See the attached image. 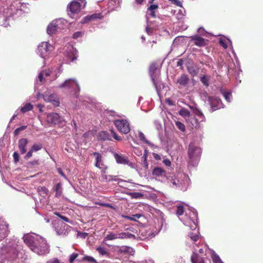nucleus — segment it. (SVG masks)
<instances>
[{
    "instance_id": "42",
    "label": "nucleus",
    "mask_w": 263,
    "mask_h": 263,
    "mask_svg": "<svg viewBox=\"0 0 263 263\" xmlns=\"http://www.w3.org/2000/svg\"><path fill=\"white\" fill-rule=\"evenodd\" d=\"M84 34V32L82 31H77L73 34L72 37L74 39H77L79 37H82Z\"/></svg>"
},
{
    "instance_id": "13",
    "label": "nucleus",
    "mask_w": 263,
    "mask_h": 263,
    "mask_svg": "<svg viewBox=\"0 0 263 263\" xmlns=\"http://www.w3.org/2000/svg\"><path fill=\"white\" fill-rule=\"evenodd\" d=\"M92 155L95 157V166L99 168H104L102 155L98 152H94Z\"/></svg>"
},
{
    "instance_id": "2",
    "label": "nucleus",
    "mask_w": 263,
    "mask_h": 263,
    "mask_svg": "<svg viewBox=\"0 0 263 263\" xmlns=\"http://www.w3.org/2000/svg\"><path fill=\"white\" fill-rule=\"evenodd\" d=\"M189 157L191 162L197 161L201 155V148L196 146L194 143H191L189 145L187 151Z\"/></svg>"
},
{
    "instance_id": "64",
    "label": "nucleus",
    "mask_w": 263,
    "mask_h": 263,
    "mask_svg": "<svg viewBox=\"0 0 263 263\" xmlns=\"http://www.w3.org/2000/svg\"><path fill=\"white\" fill-rule=\"evenodd\" d=\"M58 173L61 175L63 177H65V174H64V173L63 172L61 168H58Z\"/></svg>"
},
{
    "instance_id": "54",
    "label": "nucleus",
    "mask_w": 263,
    "mask_h": 263,
    "mask_svg": "<svg viewBox=\"0 0 263 263\" xmlns=\"http://www.w3.org/2000/svg\"><path fill=\"white\" fill-rule=\"evenodd\" d=\"M195 114L198 117H201L202 118H204V116L202 112L198 109H196V110L195 111Z\"/></svg>"
},
{
    "instance_id": "56",
    "label": "nucleus",
    "mask_w": 263,
    "mask_h": 263,
    "mask_svg": "<svg viewBox=\"0 0 263 263\" xmlns=\"http://www.w3.org/2000/svg\"><path fill=\"white\" fill-rule=\"evenodd\" d=\"M60 218L65 222H69L71 224L72 223V221H70V220L67 217L62 215V216H60Z\"/></svg>"
},
{
    "instance_id": "27",
    "label": "nucleus",
    "mask_w": 263,
    "mask_h": 263,
    "mask_svg": "<svg viewBox=\"0 0 263 263\" xmlns=\"http://www.w3.org/2000/svg\"><path fill=\"white\" fill-rule=\"evenodd\" d=\"M116 239H118L117 234L109 232L106 236L104 237L103 241L104 242L106 240H112Z\"/></svg>"
},
{
    "instance_id": "57",
    "label": "nucleus",
    "mask_w": 263,
    "mask_h": 263,
    "mask_svg": "<svg viewBox=\"0 0 263 263\" xmlns=\"http://www.w3.org/2000/svg\"><path fill=\"white\" fill-rule=\"evenodd\" d=\"M146 31L148 34H151L153 32V29L148 27H146Z\"/></svg>"
},
{
    "instance_id": "61",
    "label": "nucleus",
    "mask_w": 263,
    "mask_h": 263,
    "mask_svg": "<svg viewBox=\"0 0 263 263\" xmlns=\"http://www.w3.org/2000/svg\"><path fill=\"white\" fill-rule=\"evenodd\" d=\"M39 191H42L43 192L46 194L48 192V189L45 186L41 187Z\"/></svg>"
},
{
    "instance_id": "37",
    "label": "nucleus",
    "mask_w": 263,
    "mask_h": 263,
    "mask_svg": "<svg viewBox=\"0 0 263 263\" xmlns=\"http://www.w3.org/2000/svg\"><path fill=\"white\" fill-rule=\"evenodd\" d=\"M42 148V144H34L31 147V151H33L34 152H37V151L41 149Z\"/></svg>"
},
{
    "instance_id": "60",
    "label": "nucleus",
    "mask_w": 263,
    "mask_h": 263,
    "mask_svg": "<svg viewBox=\"0 0 263 263\" xmlns=\"http://www.w3.org/2000/svg\"><path fill=\"white\" fill-rule=\"evenodd\" d=\"M29 164L32 165H36L39 164L38 160H33L29 162Z\"/></svg>"
},
{
    "instance_id": "46",
    "label": "nucleus",
    "mask_w": 263,
    "mask_h": 263,
    "mask_svg": "<svg viewBox=\"0 0 263 263\" xmlns=\"http://www.w3.org/2000/svg\"><path fill=\"white\" fill-rule=\"evenodd\" d=\"M78 256V254L73 253L69 257V262L70 263H73L74 260L76 259V258Z\"/></svg>"
},
{
    "instance_id": "15",
    "label": "nucleus",
    "mask_w": 263,
    "mask_h": 263,
    "mask_svg": "<svg viewBox=\"0 0 263 263\" xmlns=\"http://www.w3.org/2000/svg\"><path fill=\"white\" fill-rule=\"evenodd\" d=\"M189 81L190 79L188 76L186 74H182L177 79V84L185 87L188 84Z\"/></svg>"
},
{
    "instance_id": "44",
    "label": "nucleus",
    "mask_w": 263,
    "mask_h": 263,
    "mask_svg": "<svg viewBox=\"0 0 263 263\" xmlns=\"http://www.w3.org/2000/svg\"><path fill=\"white\" fill-rule=\"evenodd\" d=\"M110 132H111V134L112 136V137H114V138L116 140H118V141H120L122 140V138L121 137L119 136L116 133V132L113 130L112 129H111L110 130Z\"/></svg>"
},
{
    "instance_id": "41",
    "label": "nucleus",
    "mask_w": 263,
    "mask_h": 263,
    "mask_svg": "<svg viewBox=\"0 0 263 263\" xmlns=\"http://www.w3.org/2000/svg\"><path fill=\"white\" fill-rule=\"evenodd\" d=\"M212 260L213 263H223V262L220 259V257L216 255H213Z\"/></svg>"
},
{
    "instance_id": "49",
    "label": "nucleus",
    "mask_w": 263,
    "mask_h": 263,
    "mask_svg": "<svg viewBox=\"0 0 263 263\" xmlns=\"http://www.w3.org/2000/svg\"><path fill=\"white\" fill-rule=\"evenodd\" d=\"M139 137L141 140L144 141L146 143L149 144V141L146 139L143 133H140Z\"/></svg>"
},
{
    "instance_id": "19",
    "label": "nucleus",
    "mask_w": 263,
    "mask_h": 263,
    "mask_svg": "<svg viewBox=\"0 0 263 263\" xmlns=\"http://www.w3.org/2000/svg\"><path fill=\"white\" fill-rule=\"evenodd\" d=\"M191 261L192 263H205L203 257L194 252L191 256Z\"/></svg>"
},
{
    "instance_id": "52",
    "label": "nucleus",
    "mask_w": 263,
    "mask_h": 263,
    "mask_svg": "<svg viewBox=\"0 0 263 263\" xmlns=\"http://www.w3.org/2000/svg\"><path fill=\"white\" fill-rule=\"evenodd\" d=\"M33 151H31V149H30L29 150V151L27 153V154L25 155L24 158L25 159H28L29 158H30V157H31L32 156V153H33Z\"/></svg>"
},
{
    "instance_id": "34",
    "label": "nucleus",
    "mask_w": 263,
    "mask_h": 263,
    "mask_svg": "<svg viewBox=\"0 0 263 263\" xmlns=\"http://www.w3.org/2000/svg\"><path fill=\"white\" fill-rule=\"evenodd\" d=\"M96 250L101 255H106L108 254L107 249L105 248L99 247L97 248Z\"/></svg>"
},
{
    "instance_id": "48",
    "label": "nucleus",
    "mask_w": 263,
    "mask_h": 263,
    "mask_svg": "<svg viewBox=\"0 0 263 263\" xmlns=\"http://www.w3.org/2000/svg\"><path fill=\"white\" fill-rule=\"evenodd\" d=\"M172 4L175 5L177 6L181 7L182 6V3L179 0H168Z\"/></svg>"
},
{
    "instance_id": "30",
    "label": "nucleus",
    "mask_w": 263,
    "mask_h": 263,
    "mask_svg": "<svg viewBox=\"0 0 263 263\" xmlns=\"http://www.w3.org/2000/svg\"><path fill=\"white\" fill-rule=\"evenodd\" d=\"M68 57L71 61L73 62L74 60H77L78 58L77 51L72 49V51L68 53Z\"/></svg>"
},
{
    "instance_id": "28",
    "label": "nucleus",
    "mask_w": 263,
    "mask_h": 263,
    "mask_svg": "<svg viewBox=\"0 0 263 263\" xmlns=\"http://www.w3.org/2000/svg\"><path fill=\"white\" fill-rule=\"evenodd\" d=\"M32 109L33 105L30 103H27L21 107L20 110L23 114H24L28 111L31 110Z\"/></svg>"
},
{
    "instance_id": "31",
    "label": "nucleus",
    "mask_w": 263,
    "mask_h": 263,
    "mask_svg": "<svg viewBox=\"0 0 263 263\" xmlns=\"http://www.w3.org/2000/svg\"><path fill=\"white\" fill-rule=\"evenodd\" d=\"M132 198L138 199L142 198L144 195L139 192H131L128 194Z\"/></svg>"
},
{
    "instance_id": "33",
    "label": "nucleus",
    "mask_w": 263,
    "mask_h": 263,
    "mask_svg": "<svg viewBox=\"0 0 263 263\" xmlns=\"http://www.w3.org/2000/svg\"><path fill=\"white\" fill-rule=\"evenodd\" d=\"M179 114L183 117H189L190 116V112L186 108H182L179 111Z\"/></svg>"
},
{
    "instance_id": "53",
    "label": "nucleus",
    "mask_w": 263,
    "mask_h": 263,
    "mask_svg": "<svg viewBox=\"0 0 263 263\" xmlns=\"http://www.w3.org/2000/svg\"><path fill=\"white\" fill-rule=\"evenodd\" d=\"M44 72H41L39 73L38 79L41 82H43L44 81Z\"/></svg>"
},
{
    "instance_id": "3",
    "label": "nucleus",
    "mask_w": 263,
    "mask_h": 263,
    "mask_svg": "<svg viewBox=\"0 0 263 263\" xmlns=\"http://www.w3.org/2000/svg\"><path fill=\"white\" fill-rule=\"evenodd\" d=\"M53 47L48 42H44L41 43L38 46V53L43 59H47L49 57L53 51Z\"/></svg>"
},
{
    "instance_id": "4",
    "label": "nucleus",
    "mask_w": 263,
    "mask_h": 263,
    "mask_svg": "<svg viewBox=\"0 0 263 263\" xmlns=\"http://www.w3.org/2000/svg\"><path fill=\"white\" fill-rule=\"evenodd\" d=\"M115 125L118 131L121 133L127 134L130 130L129 123L127 120H116L115 121Z\"/></svg>"
},
{
    "instance_id": "18",
    "label": "nucleus",
    "mask_w": 263,
    "mask_h": 263,
    "mask_svg": "<svg viewBox=\"0 0 263 263\" xmlns=\"http://www.w3.org/2000/svg\"><path fill=\"white\" fill-rule=\"evenodd\" d=\"M160 72L158 74L150 76L153 85L157 90L159 86L161 85V81L159 77Z\"/></svg>"
},
{
    "instance_id": "26",
    "label": "nucleus",
    "mask_w": 263,
    "mask_h": 263,
    "mask_svg": "<svg viewBox=\"0 0 263 263\" xmlns=\"http://www.w3.org/2000/svg\"><path fill=\"white\" fill-rule=\"evenodd\" d=\"M102 16L101 13H95L90 15H88L85 18L84 22L86 23L91 20L101 18Z\"/></svg>"
},
{
    "instance_id": "10",
    "label": "nucleus",
    "mask_w": 263,
    "mask_h": 263,
    "mask_svg": "<svg viewBox=\"0 0 263 263\" xmlns=\"http://www.w3.org/2000/svg\"><path fill=\"white\" fill-rule=\"evenodd\" d=\"M43 99L46 102H51L54 106H58L60 102L55 94L44 95Z\"/></svg>"
},
{
    "instance_id": "6",
    "label": "nucleus",
    "mask_w": 263,
    "mask_h": 263,
    "mask_svg": "<svg viewBox=\"0 0 263 263\" xmlns=\"http://www.w3.org/2000/svg\"><path fill=\"white\" fill-rule=\"evenodd\" d=\"M47 121L48 123L57 124L63 121V118L57 113L52 112L47 115Z\"/></svg>"
},
{
    "instance_id": "21",
    "label": "nucleus",
    "mask_w": 263,
    "mask_h": 263,
    "mask_svg": "<svg viewBox=\"0 0 263 263\" xmlns=\"http://www.w3.org/2000/svg\"><path fill=\"white\" fill-rule=\"evenodd\" d=\"M165 172L163 168L157 167L153 170L152 174L156 177H162L165 176Z\"/></svg>"
},
{
    "instance_id": "45",
    "label": "nucleus",
    "mask_w": 263,
    "mask_h": 263,
    "mask_svg": "<svg viewBox=\"0 0 263 263\" xmlns=\"http://www.w3.org/2000/svg\"><path fill=\"white\" fill-rule=\"evenodd\" d=\"M220 45L223 47L224 49L228 48V45L226 41L224 39H220L219 41Z\"/></svg>"
},
{
    "instance_id": "24",
    "label": "nucleus",
    "mask_w": 263,
    "mask_h": 263,
    "mask_svg": "<svg viewBox=\"0 0 263 263\" xmlns=\"http://www.w3.org/2000/svg\"><path fill=\"white\" fill-rule=\"evenodd\" d=\"M158 7H159L157 4H152L148 7V10L150 11L149 15L151 17L153 18L156 17L155 10L158 9Z\"/></svg>"
},
{
    "instance_id": "51",
    "label": "nucleus",
    "mask_w": 263,
    "mask_h": 263,
    "mask_svg": "<svg viewBox=\"0 0 263 263\" xmlns=\"http://www.w3.org/2000/svg\"><path fill=\"white\" fill-rule=\"evenodd\" d=\"M190 238L193 241H196L198 239L199 236L197 235L193 234L192 233L190 234Z\"/></svg>"
},
{
    "instance_id": "23",
    "label": "nucleus",
    "mask_w": 263,
    "mask_h": 263,
    "mask_svg": "<svg viewBox=\"0 0 263 263\" xmlns=\"http://www.w3.org/2000/svg\"><path fill=\"white\" fill-rule=\"evenodd\" d=\"M55 192V196L57 198L60 197L62 194V184L61 183H57L53 189Z\"/></svg>"
},
{
    "instance_id": "25",
    "label": "nucleus",
    "mask_w": 263,
    "mask_h": 263,
    "mask_svg": "<svg viewBox=\"0 0 263 263\" xmlns=\"http://www.w3.org/2000/svg\"><path fill=\"white\" fill-rule=\"evenodd\" d=\"M99 137L102 140H111L110 134L107 131H102L99 133Z\"/></svg>"
},
{
    "instance_id": "1",
    "label": "nucleus",
    "mask_w": 263,
    "mask_h": 263,
    "mask_svg": "<svg viewBox=\"0 0 263 263\" xmlns=\"http://www.w3.org/2000/svg\"><path fill=\"white\" fill-rule=\"evenodd\" d=\"M24 242L34 253L43 255L49 252L46 240L42 237L28 234L24 237Z\"/></svg>"
},
{
    "instance_id": "9",
    "label": "nucleus",
    "mask_w": 263,
    "mask_h": 263,
    "mask_svg": "<svg viewBox=\"0 0 263 263\" xmlns=\"http://www.w3.org/2000/svg\"><path fill=\"white\" fill-rule=\"evenodd\" d=\"M209 100L211 107L213 110H216L221 107L222 104L220 99L217 97H210Z\"/></svg>"
},
{
    "instance_id": "58",
    "label": "nucleus",
    "mask_w": 263,
    "mask_h": 263,
    "mask_svg": "<svg viewBox=\"0 0 263 263\" xmlns=\"http://www.w3.org/2000/svg\"><path fill=\"white\" fill-rule=\"evenodd\" d=\"M163 163L165 165L168 166H170L171 164V161L167 159L164 160Z\"/></svg>"
},
{
    "instance_id": "35",
    "label": "nucleus",
    "mask_w": 263,
    "mask_h": 263,
    "mask_svg": "<svg viewBox=\"0 0 263 263\" xmlns=\"http://www.w3.org/2000/svg\"><path fill=\"white\" fill-rule=\"evenodd\" d=\"M171 182L173 184V186L176 187L179 186L181 184L180 181L176 178V177H175L174 178H172L171 180Z\"/></svg>"
},
{
    "instance_id": "43",
    "label": "nucleus",
    "mask_w": 263,
    "mask_h": 263,
    "mask_svg": "<svg viewBox=\"0 0 263 263\" xmlns=\"http://www.w3.org/2000/svg\"><path fill=\"white\" fill-rule=\"evenodd\" d=\"M200 81L205 86H209V79L205 76L201 77Z\"/></svg>"
},
{
    "instance_id": "39",
    "label": "nucleus",
    "mask_w": 263,
    "mask_h": 263,
    "mask_svg": "<svg viewBox=\"0 0 263 263\" xmlns=\"http://www.w3.org/2000/svg\"><path fill=\"white\" fill-rule=\"evenodd\" d=\"M83 260L88 261V262H89L90 263H98L97 262V261L96 260V259L93 257H92L91 256H84L83 257Z\"/></svg>"
},
{
    "instance_id": "32",
    "label": "nucleus",
    "mask_w": 263,
    "mask_h": 263,
    "mask_svg": "<svg viewBox=\"0 0 263 263\" xmlns=\"http://www.w3.org/2000/svg\"><path fill=\"white\" fill-rule=\"evenodd\" d=\"M141 216V215L138 214L133 215V216L132 217L126 215H122V217L124 218L125 219L130 220L132 221H136V219H139Z\"/></svg>"
},
{
    "instance_id": "63",
    "label": "nucleus",
    "mask_w": 263,
    "mask_h": 263,
    "mask_svg": "<svg viewBox=\"0 0 263 263\" xmlns=\"http://www.w3.org/2000/svg\"><path fill=\"white\" fill-rule=\"evenodd\" d=\"M145 153L144 155V156L142 157V158L144 159V161H145V163L146 164V165L147 166L148 164H147V161H146V158H147V152H146V151H145Z\"/></svg>"
},
{
    "instance_id": "11",
    "label": "nucleus",
    "mask_w": 263,
    "mask_h": 263,
    "mask_svg": "<svg viewBox=\"0 0 263 263\" xmlns=\"http://www.w3.org/2000/svg\"><path fill=\"white\" fill-rule=\"evenodd\" d=\"M75 87H77L78 91H80V89L79 84L73 79L67 80L60 86V88L67 87L69 88H74Z\"/></svg>"
},
{
    "instance_id": "29",
    "label": "nucleus",
    "mask_w": 263,
    "mask_h": 263,
    "mask_svg": "<svg viewBox=\"0 0 263 263\" xmlns=\"http://www.w3.org/2000/svg\"><path fill=\"white\" fill-rule=\"evenodd\" d=\"M7 227L5 226H0V240H2L7 236Z\"/></svg>"
},
{
    "instance_id": "8",
    "label": "nucleus",
    "mask_w": 263,
    "mask_h": 263,
    "mask_svg": "<svg viewBox=\"0 0 263 263\" xmlns=\"http://www.w3.org/2000/svg\"><path fill=\"white\" fill-rule=\"evenodd\" d=\"M71 227L63 222H58V226L55 227L57 234L60 235H66L67 231Z\"/></svg>"
},
{
    "instance_id": "55",
    "label": "nucleus",
    "mask_w": 263,
    "mask_h": 263,
    "mask_svg": "<svg viewBox=\"0 0 263 263\" xmlns=\"http://www.w3.org/2000/svg\"><path fill=\"white\" fill-rule=\"evenodd\" d=\"M46 263H60V261L58 258H53L48 260Z\"/></svg>"
},
{
    "instance_id": "7",
    "label": "nucleus",
    "mask_w": 263,
    "mask_h": 263,
    "mask_svg": "<svg viewBox=\"0 0 263 263\" xmlns=\"http://www.w3.org/2000/svg\"><path fill=\"white\" fill-rule=\"evenodd\" d=\"M190 38L191 41L193 42L194 44L198 47H203L206 46L208 44V40L198 35L191 36Z\"/></svg>"
},
{
    "instance_id": "16",
    "label": "nucleus",
    "mask_w": 263,
    "mask_h": 263,
    "mask_svg": "<svg viewBox=\"0 0 263 263\" xmlns=\"http://www.w3.org/2000/svg\"><path fill=\"white\" fill-rule=\"evenodd\" d=\"M159 65L156 61L152 62L149 67V76L158 74L157 70L158 69Z\"/></svg>"
},
{
    "instance_id": "59",
    "label": "nucleus",
    "mask_w": 263,
    "mask_h": 263,
    "mask_svg": "<svg viewBox=\"0 0 263 263\" xmlns=\"http://www.w3.org/2000/svg\"><path fill=\"white\" fill-rule=\"evenodd\" d=\"M153 156H154V158L157 160H160L161 159L160 156L157 154L154 153Z\"/></svg>"
},
{
    "instance_id": "47",
    "label": "nucleus",
    "mask_w": 263,
    "mask_h": 263,
    "mask_svg": "<svg viewBox=\"0 0 263 263\" xmlns=\"http://www.w3.org/2000/svg\"><path fill=\"white\" fill-rule=\"evenodd\" d=\"M13 157L15 163H17L20 161V156L17 152H15L13 153Z\"/></svg>"
},
{
    "instance_id": "38",
    "label": "nucleus",
    "mask_w": 263,
    "mask_h": 263,
    "mask_svg": "<svg viewBox=\"0 0 263 263\" xmlns=\"http://www.w3.org/2000/svg\"><path fill=\"white\" fill-rule=\"evenodd\" d=\"M27 128V126L23 125L21 126V127L17 128L14 131V136H17L21 131L25 130Z\"/></svg>"
},
{
    "instance_id": "17",
    "label": "nucleus",
    "mask_w": 263,
    "mask_h": 263,
    "mask_svg": "<svg viewBox=\"0 0 263 263\" xmlns=\"http://www.w3.org/2000/svg\"><path fill=\"white\" fill-rule=\"evenodd\" d=\"M58 28L59 27L58 26V25L57 24V22H52L48 26L47 29L48 34H49V35H51L55 33L58 29Z\"/></svg>"
},
{
    "instance_id": "20",
    "label": "nucleus",
    "mask_w": 263,
    "mask_h": 263,
    "mask_svg": "<svg viewBox=\"0 0 263 263\" xmlns=\"http://www.w3.org/2000/svg\"><path fill=\"white\" fill-rule=\"evenodd\" d=\"M118 239H135V236L131 233L126 232H121L117 234Z\"/></svg>"
},
{
    "instance_id": "36",
    "label": "nucleus",
    "mask_w": 263,
    "mask_h": 263,
    "mask_svg": "<svg viewBox=\"0 0 263 263\" xmlns=\"http://www.w3.org/2000/svg\"><path fill=\"white\" fill-rule=\"evenodd\" d=\"M184 210L185 209L183 206L179 205L177 206L176 214L179 216L182 215L184 212Z\"/></svg>"
},
{
    "instance_id": "5",
    "label": "nucleus",
    "mask_w": 263,
    "mask_h": 263,
    "mask_svg": "<svg viewBox=\"0 0 263 263\" xmlns=\"http://www.w3.org/2000/svg\"><path fill=\"white\" fill-rule=\"evenodd\" d=\"M81 9V5L79 2L72 1L68 6V14L73 17L74 14H78Z\"/></svg>"
},
{
    "instance_id": "14",
    "label": "nucleus",
    "mask_w": 263,
    "mask_h": 263,
    "mask_svg": "<svg viewBox=\"0 0 263 263\" xmlns=\"http://www.w3.org/2000/svg\"><path fill=\"white\" fill-rule=\"evenodd\" d=\"M28 140L27 138H22L19 140L18 143V149L21 154H24L27 152V145Z\"/></svg>"
},
{
    "instance_id": "22",
    "label": "nucleus",
    "mask_w": 263,
    "mask_h": 263,
    "mask_svg": "<svg viewBox=\"0 0 263 263\" xmlns=\"http://www.w3.org/2000/svg\"><path fill=\"white\" fill-rule=\"evenodd\" d=\"M112 179V175H107L105 174V171H102L101 175L100 177L99 178L100 181L101 182H107L110 181H111Z\"/></svg>"
},
{
    "instance_id": "62",
    "label": "nucleus",
    "mask_w": 263,
    "mask_h": 263,
    "mask_svg": "<svg viewBox=\"0 0 263 263\" xmlns=\"http://www.w3.org/2000/svg\"><path fill=\"white\" fill-rule=\"evenodd\" d=\"M166 102L170 105H174V103H173V101L170 99H167L166 100Z\"/></svg>"
},
{
    "instance_id": "12",
    "label": "nucleus",
    "mask_w": 263,
    "mask_h": 263,
    "mask_svg": "<svg viewBox=\"0 0 263 263\" xmlns=\"http://www.w3.org/2000/svg\"><path fill=\"white\" fill-rule=\"evenodd\" d=\"M114 156L118 163L128 165L129 164L128 158L123 155L115 153L114 154Z\"/></svg>"
},
{
    "instance_id": "40",
    "label": "nucleus",
    "mask_w": 263,
    "mask_h": 263,
    "mask_svg": "<svg viewBox=\"0 0 263 263\" xmlns=\"http://www.w3.org/2000/svg\"><path fill=\"white\" fill-rule=\"evenodd\" d=\"M176 126L181 131L184 132L185 130V127L184 125L179 121H177L176 123Z\"/></svg>"
},
{
    "instance_id": "50",
    "label": "nucleus",
    "mask_w": 263,
    "mask_h": 263,
    "mask_svg": "<svg viewBox=\"0 0 263 263\" xmlns=\"http://www.w3.org/2000/svg\"><path fill=\"white\" fill-rule=\"evenodd\" d=\"M223 96L227 101L230 102V97L231 96V93L230 92H224Z\"/></svg>"
}]
</instances>
